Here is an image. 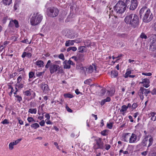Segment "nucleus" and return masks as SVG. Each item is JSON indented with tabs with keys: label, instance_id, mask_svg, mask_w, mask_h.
Listing matches in <instances>:
<instances>
[{
	"label": "nucleus",
	"instance_id": "nucleus-48",
	"mask_svg": "<svg viewBox=\"0 0 156 156\" xmlns=\"http://www.w3.org/2000/svg\"><path fill=\"white\" fill-rule=\"evenodd\" d=\"M91 81V80L90 79H88L84 81V83L87 84H89Z\"/></svg>",
	"mask_w": 156,
	"mask_h": 156
},
{
	"label": "nucleus",
	"instance_id": "nucleus-13",
	"mask_svg": "<svg viewBox=\"0 0 156 156\" xmlns=\"http://www.w3.org/2000/svg\"><path fill=\"white\" fill-rule=\"evenodd\" d=\"M138 141L137 135L133 133L130 135L129 143L130 144L135 143Z\"/></svg>",
	"mask_w": 156,
	"mask_h": 156
},
{
	"label": "nucleus",
	"instance_id": "nucleus-43",
	"mask_svg": "<svg viewBox=\"0 0 156 156\" xmlns=\"http://www.w3.org/2000/svg\"><path fill=\"white\" fill-rule=\"evenodd\" d=\"M140 37L142 39H146L147 38V36L145 35V34L143 33H142L140 35Z\"/></svg>",
	"mask_w": 156,
	"mask_h": 156
},
{
	"label": "nucleus",
	"instance_id": "nucleus-28",
	"mask_svg": "<svg viewBox=\"0 0 156 156\" xmlns=\"http://www.w3.org/2000/svg\"><path fill=\"white\" fill-rule=\"evenodd\" d=\"M78 50L80 52L83 53L86 51V48L84 46H81L78 48Z\"/></svg>",
	"mask_w": 156,
	"mask_h": 156
},
{
	"label": "nucleus",
	"instance_id": "nucleus-59",
	"mask_svg": "<svg viewBox=\"0 0 156 156\" xmlns=\"http://www.w3.org/2000/svg\"><path fill=\"white\" fill-rule=\"evenodd\" d=\"M148 152L147 149L145 151L142 152L141 153V154L144 156H146Z\"/></svg>",
	"mask_w": 156,
	"mask_h": 156
},
{
	"label": "nucleus",
	"instance_id": "nucleus-52",
	"mask_svg": "<svg viewBox=\"0 0 156 156\" xmlns=\"http://www.w3.org/2000/svg\"><path fill=\"white\" fill-rule=\"evenodd\" d=\"M13 144L12 142L9 143V149L10 150H12L13 148Z\"/></svg>",
	"mask_w": 156,
	"mask_h": 156
},
{
	"label": "nucleus",
	"instance_id": "nucleus-12",
	"mask_svg": "<svg viewBox=\"0 0 156 156\" xmlns=\"http://www.w3.org/2000/svg\"><path fill=\"white\" fill-rule=\"evenodd\" d=\"M63 64L64 68L65 69H70L71 65L73 66L75 65V63L71 60V58L69 59L68 60H65L63 62Z\"/></svg>",
	"mask_w": 156,
	"mask_h": 156
},
{
	"label": "nucleus",
	"instance_id": "nucleus-5",
	"mask_svg": "<svg viewBox=\"0 0 156 156\" xmlns=\"http://www.w3.org/2000/svg\"><path fill=\"white\" fill-rule=\"evenodd\" d=\"M125 4L126 6L129 7V9L132 10L135 9L138 5L137 0H126Z\"/></svg>",
	"mask_w": 156,
	"mask_h": 156
},
{
	"label": "nucleus",
	"instance_id": "nucleus-7",
	"mask_svg": "<svg viewBox=\"0 0 156 156\" xmlns=\"http://www.w3.org/2000/svg\"><path fill=\"white\" fill-rule=\"evenodd\" d=\"M153 139L151 135L146 136L144 139L142 143L144 146H146L148 143V147H150L153 144Z\"/></svg>",
	"mask_w": 156,
	"mask_h": 156
},
{
	"label": "nucleus",
	"instance_id": "nucleus-6",
	"mask_svg": "<svg viewBox=\"0 0 156 156\" xmlns=\"http://www.w3.org/2000/svg\"><path fill=\"white\" fill-rule=\"evenodd\" d=\"M47 12L49 16L54 17L58 15L59 11L57 8L53 7L48 8L47 9Z\"/></svg>",
	"mask_w": 156,
	"mask_h": 156
},
{
	"label": "nucleus",
	"instance_id": "nucleus-34",
	"mask_svg": "<svg viewBox=\"0 0 156 156\" xmlns=\"http://www.w3.org/2000/svg\"><path fill=\"white\" fill-rule=\"evenodd\" d=\"M118 72L115 70H113L112 71L111 75L112 77H115L118 75Z\"/></svg>",
	"mask_w": 156,
	"mask_h": 156
},
{
	"label": "nucleus",
	"instance_id": "nucleus-58",
	"mask_svg": "<svg viewBox=\"0 0 156 156\" xmlns=\"http://www.w3.org/2000/svg\"><path fill=\"white\" fill-rule=\"evenodd\" d=\"M150 92L151 91L150 90H148V89H146V90H145L144 92V94L145 95L147 96V94Z\"/></svg>",
	"mask_w": 156,
	"mask_h": 156
},
{
	"label": "nucleus",
	"instance_id": "nucleus-32",
	"mask_svg": "<svg viewBox=\"0 0 156 156\" xmlns=\"http://www.w3.org/2000/svg\"><path fill=\"white\" fill-rule=\"evenodd\" d=\"M23 84L21 83H16V87L18 89H21L23 87Z\"/></svg>",
	"mask_w": 156,
	"mask_h": 156
},
{
	"label": "nucleus",
	"instance_id": "nucleus-23",
	"mask_svg": "<svg viewBox=\"0 0 156 156\" xmlns=\"http://www.w3.org/2000/svg\"><path fill=\"white\" fill-rule=\"evenodd\" d=\"M73 40H69L66 41L65 43V46L66 47H68L70 46H72L74 44Z\"/></svg>",
	"mask_w": 156,
	"mask_h": 156
},
{
	"label": "nucleus",
	"instance_id": "nucleus-36",
	"mask_svg": "<svg viewBox=\"0 0 156 156\" xmlns=\"http://www.w3.org/2000/svg\"><path fill=\"white\" fill-rule=\"evenodd\" d=\"M131 73V70L128 69L127 70L125 74V75L124 76V77L125 78H127L128 76H129L130 75V74Z\"/></svg>",
	"mask_w": 156,
	"mask_h": 156
},
{
	"label": "nucleus",
	"instance_id": "nucleus-20",
	"mask_svg": "<svg viewBox=\"0 0 156 156\" xmlns=\"http://www.w3.org/2000/svg\"><path fill=\"white\" fill-rule=\"evenodd\" d=\"M127 108L126 107V105H123L121 107V108L120 110V112L123 115H125V113H126L127 110Z\"/></svg>",
	"mask_w": 156,
	"mask_h": 156
},
{
	"label": "nucleus",
	"instance_id": "nucleus-39",
	"mask_svg": "<svg viewBox=\"0 0 156 156\" xmlns=\"http://www.w3.org/2000/svg\"><path fill=\"white\" fill-rule=\"evenodd\" d=\"M106 91V89L105 88H102L101 90L100 96H102L104 95Z\"/></svg>",
	"mask_w": 156,
	"mask_h": 156
},
{
	"label": "nucleus",
	"instance_id": "nucleus-24",
	"mask_svg": "<svg viewBox=\"0 0 156 156\" xmlns=\"http://www.w3.org/2000/svg\"><path fill=\"white\" fill-rule=\"evenodd\" d=\"M148 9H147L146 7H142L140 11V17H141V16H142V14L144 13V12H145V13L147 10Z\"/></svg>",
	"mask_w": 156,
	"mask_h": 156
},
{
	"label": "nucleus",
	"instance_id": "nucleus-21",
	"mask_svg": "<svg viewBox=\"0 0 156 156\" xmlns=\"http://www.w3.org/2000/svg\"><path fill=\"white\" fill-rule=\"evenodd\" d=\"M155 114H156V113L153 112H151L148 114L149 116L151 117V120L154 121L156 120V116H155V118H154Z\"/></svg>",
	"mask_w": 156,
	"mask_h": 156
},
{
	"label": "nucleus",
	"instance_id": "nucleus-63",
	"mask_svg": "<svg viewBox=\"0 0 156 156\" xmlns=\"http://www.w3.org/2000/svg\"><path fill=\"white\" fill-rule=\"evenodd\" d=\"M71 58L74 59V60L78 62V58L77 56L76 57L75 56H73L71 57Z\"/></svg>",
	"mask_w": 156,
	"mask_h": 156
},
{
	"label": "nucleus",
	"instance_id": "nucleus-45",
	"mask_svg": "<svg viewBox=\"0 0 156 156\" xmlns=\"http://www.w3.org/2000/svg\"><path fill=\"white\" fill-rule=\"evenodd\" d=\"M114 93V92L113 91H108L107 93V94L108 96H112Z\"/></svg>",
	"mask_w": 156,
	"mask_h": 156
},
{
	"label": "nucleus",
	"instance_id": "nucleus-41",
	"mask_svg": "<svg viewBox=\"0 0 156 156\" xmlns=\"http://www.w3.org/2000/svg\"><path fill=\"white\" fill-rule=\"evenodd\" d=\"M58 57L59 58L64 61L65 60V58L64 56L63 53H61L58 56Z\"/></svg>",
	"mask_w": 156,
	"mask_h": 156
},
{
	"label": "nucleus",
	"instance_id": "nucleus-38",
	"mask_svg": "<svg viewBox=\"0 0 156 156\" xmlns=\"http://www.w3.org/2000/svg\"><path fill=\"white\" fill-rule=\"evenodd\" d=\"M23 94L26 96H30L31 94L30 90L23 92Z\"/></svg>",
	"mask_w": 156,
	"mask_h": 156
},
{
	"label": "nucleus",
	"instance_id": "nucleus-33",
	"mask_svg": "<svg viewBox=\"0 0 156 156\" xmlns=\"http://www.w3.org/2000/svg\"><path fill=\"white\" fill-rule=\"evenodd\" d=\"M34 74H35L33 72L31 71L29 73V81H31V80H30V79L31 78H33L34 77V78H35Z\"/></svg>",
	"mask_w": 156,
	"mask_h": 156
},
{
	"label": "nucleus",
	"instance_id": "nucleus-10",
	"mask_svg": "<svg viewBox=\"0 0 156 156\" xmlns=\"http://www.w3.org/2000/svg\"><path fill=\"white\" fill-rule=\"evenodd\" d=\"M96 142V144L94 146V148L95 149H101L102 150L104 149V144L102 141L101 139L100 138H98L95 140Z\"/></svg>",
	"mask_w": 156,
	"mask_h": 156
},
{
	"label": "nucleus",
	"instance_id": "nucleus-17",
	"mask_svg": "<svg viewBox=\"0 0 156 156\" xmlns=\"http://www.w3.org/2000/svg\"><path fill=\"white\" fill-rule=\"evenodd\" d=\"M41 87L43 90V92L45 94L48 93L49 90L48 86L45 83H42L41 84Z\"/></svg>",
	"mask_w": 156,
	"mask_h": 156
},
{
	"label": "nucleus",
	"instance_id": "nucleus-26",
	"mask_svg": "<svg viewBox=\"0 0 156 156\" xmlns=\"http://www.w3.org/2000/svg\"><path fill=\"white\" fill-rule=\"evenodd\" d=\"M78 60L79 62H83L85 60V58L84 55L83 54H80L78 56Z\"/></svg>",
	"mask_w": 156,
	"mask_h": 156
},
{
	"label": "nucleus",
	"instance_id": "nucleus-27",
	"mask_svg": "<svg viewBox=\"0 0 156 156\" xmlns=\"http://www.w3.org/2000/svg\"><path fill=\"white\" fill-rule=\"evenodd\" d=\"M9 43V42L5 41L3 43H1L0 44V48L2 50Z\"/></svg>",
	"mask_w": 156,
	"mask_h": 156
},
{
	"label": "nucleus",
	"instance_id": "nucleus-44",
	"mask_svg": "<svg viewBox=\"0 0 156 156\" xmlns=\"http://www.w3.org/2000/svg\"><path fill=\"white\" fill-rule=\"evenodd\" d=\"M21 140V139H19L17 140H15L14 142H12V144H13L14 145H17L18 143H19L20 141Z\"/></svg>",
	"mask_w": 156,
	"mask_h": 156
},
{
	"label": "nucleus",
	"instance_id": "nucleus-35",
	"mask_svg": "<svg viewBox=\"0 0 156 156\" xmlns=\"http://www.w3.org/2000/svg\"><path fill=\"white\" fill-rule=\"evenodd\" d=\"M12 0H2V2L5 5H9L12 2Z\"/></svg>",
	"mask_w": 156,
	"mask_h": 156
},
{
	"label": "nucleus",
	"instance_id": "nucleus-15",
	"mask_svg": "<svg viewBox=\"0 0 156 156\" xmlns=\"http://www.w3.org/2000/svg\"><path fill=\"white\" fill-rule=\"evenodd\" d=\"M34 65L36 67L38 68H43L44 66V62L40 60H38L37 61L34 62Z\"/></svg>",
	"mask_w": 156,
	"mask_h": 156
},
{
	"label": "nucleus",
	"instance_id": "nucleus-4",
	"mask_svg": "<svg viewBox=\"0 0 156 156\" xmlns=\"http://www.w3.org/2000/svg\"><path fill=\"white\" fill-rule=\"evenodd\" d=\"M114 9L117 13L122 14L124 12L126 9V5L124 2L119 1L114 6Z\"/></svg>",
	"mask_w": 156,
	"mask_h": 156
},
{
	"label": "nucleus",
	"instance_id": "nucleus-62",
	"mask_svg": "<svg viewBox=\"0 0 156 156\" xmlns=\"http://www.w3.org/2000/svg\"><path fill=\"white\" fill-rule=\"evenodd\" d=\"M39 124L41 126H44L45 124L44 121V120H42L41 121L39 122Z\"/></svg>",
	"mask_w": 156,
	"mask_h": 156
},
{
	"label": "nucleus",
	"instance_id": "nucleus-61",
	"mask_svg": "<svg viewBox=\"0 0 156 156\" xmlns=\"http://www.w3.org/2000/svg\"><path fill=\"white\" fill-rule=\"evenodd\" d=\"M2 123L3 124H8L9 123V122L7 119H5L2 122Z\"/></svg>",
	"mask_w": 156,
	"mask_h": 156
},
{
	"label": "nucleus",
	"instance_id": "nucleus-22",
	"mask_svg": "<svg viewBox=\"0 0 156 156\" xmlns=\"http://www.w3.org/2000/svg\"><path fill=\"white\" fill-rule=\"evenodd\" d=\"M32 56L30 52H24L22 55V57L23 58H24L25 57H27L28 58H30Z\"/></svg>",
	"mask_w": 156,
	"mask_h": 156
},
{
	"label": "nucleus",
	"instance_id": "nucleus-51",
	"mask_svg": "<svg viewBox=\"0 0 156 156\" xmlns=\"http://www.w3.org/2000/svg\"><path fill=\"white\" fill-rule=\"evenodd\" d=\"M22 76H19L17 79V83H20V82L22 80Z\"/></svg>",
	"mask_w": 156,
	"mask_h": 156
},
{
	"label": "nucleus",
	"instance_id": "nucleus-29",
	"mask_svg": "<svg viewBox=\"0 0 156 156\" xmlns=\"http://www.w3.org/2000/svg\"><path fill=\"white\" fill-rule=\"evenodd\" d=\"M14 96L16 98L15 100L18 101V102L20 103L21 101H22V98L21 96L17 95H14Z\"/></svg>",
	"mask_w": 156,
	"mask_h": 156
},
{
	"label": "nucleus",
	"instance_id": "nucleus-3",
	"mask_svg": "<svg viewBox=\"0 0 156 156\" xmlns=\"http://www.w3.org/2000/svg\"><path fill=\"white\" fill-rule=\"evenodd\" d=\"M43 19V16L39 13H34L30 18V22L31 25L35 26L39 24Z\"/></svg>",
	"mask_w": 156,
	"mask_h": 156
},
{
	"label": "nucleus",
	"instance_id": "nucleus-55",
	"mask_svg": "<svg viewBox=\"0 0 156 156\" xmlns=\"http://www.w3.org/2000/svg\"><path fill=\"white\" fill-rule=\"evenodd\" d=\"M111 147V146L109 144H105V147L104 148L106 150H108Z\"/></svg>",
	"mask_w": 156,
	"mask_h": 156
},
{
	"label": "nucleus",
	"instance_id": "nucleus-49",
	"mask_svg": "<svg viewBox=\"0 0 156 156\" xmlns=\"http://www.w3.org/2000/svg\"><path fill=\"white\" fill-rule=\"evenodd\" d=\"M46 123L48 125H52L53 123L50 120V119H46L45 120Z\"/></svg>",
	"mask_w": 156,
	"mask_h": 156
},
{
	"label": "nucleus",
	"instance_id": "nucleus-1",
	"mask_svg": "<svg viewBox=\"0 0 156 156\" xmlns=\"http://www.w3.org/2000/svg\"><path fill=\"white\" fill-rule=\"evenodd\" d=\"M124 21L126 24L130 25L134 28L139 25V17L135 14H130L127 15L124 19Z\"/></svg>",
	"mask_w": 156,
	"mask_h": 156
},
{
	"label": "nucleus",
	"instance_id": "nucleus-31",
	"mask_svg": "<svg viewBox=\"0 0 156 156\" xmlns=\"http://www.w3.org/2000/svg\"><path fill=\"white\" fill-rule=\"evenodd\" d=\"M30 126L32 128L36 129L40 127V126L38 123H35L31 124Z\"/></svg>",
	"mask_w": 156,
	"mask_h": 156
},
{
	"label": "nucleus",
	"instance_id": "nucleus-19",
	"mask_svg": "<svg viewBox=\"0 0 156 156\" xmlns=\"http://www.w3.org/2000/svg\"><path fill=\"white\" fill-rule=\"evenodd\" d=\"M146 90V89L144 88L143 87H140V89L138 92V95L139 96L141 99L143 100L144 98V94L145 90Z\"/></svg>",
	"mask_w": 156,
	"mask_h": 156
},
{
	"label": "nucleus",
	"instance_id": "nucleus-60",
	"mask_svg": "<svg viewBox=\"0 0 156 156\" xmlns=\"http://www.w3.org/2000/svg\"><path fill=\"white\" fill-rule=\"evenodd\" d=\"M9 88H10L11 89V91L9 93V96L10 97H11V95L12 94V93L14 91V90L13 87H10Z\"/></svg>",
	"mask_w": 156,
	"mask_h": 156
},
{
	"label": "nucleus",
	"instance_id": "nucleus-50",
	"mask_svg": "<svg viewBox=\"0 0 156 156\" xmlns=\"http://www.w3.org/2000/svg\"><path fill=\"white\" fill-rule=\"evenodd\" d=\"M17 119L18 121L19 122L20 125H22L23 124V122L21 119L20 117H17Z\"/></svg>",
	"mask_w": 156,
	"mask_h": 156
},
{
	"label": "nucleus",
	"instance_id": "nucleus-56",
	"mask_svg": "<svg viewBox=\"0 0 156 156\" xmlns=\"http://www.w3.org/2000/svg\"><path fill=\"white\" fill-rule=\"evenodd\" d=\"M137 107V104L136 103H134L133 104L132 107L133 109H135Z\"/></svg>",
	"mask_w": 156,
	"mask_h": 156
},
{
	"label": "nucleus",
	"instance_id": "nucleus-18",
	"mask_svg": "<svg viewBox=\"0 0 156 156\" xmlns=\"http://www.w3.org/2000/svg\"><path fill=\"white\" fill-rule=\"evenodd\" d=\"M131 133H126L123 134L122 138L124 142H128Z\"/></svg>",
	"mask_w": 156,
	"mask_h": 156
},
{
	"label": "nucleus",
	"instance_id": "nucleus-8",
	"mask_svg": "<svg viewBox=\"0 0 156 156\" xmlns=\"http://www.w3.org/2000/svg\"><path fill=\"white\" fill-rule=\"evenodd\" d=\"M153 18L152 14L150 9L147 10L144 16L143 20L144 22L148 23L151 21Z\"/></svg>",
	"mask_w": 156,
	"mask_h": 156
},
{
	"label": "nucleus",
	"instance_id": "nucleus-2",
	"mask_svg": "<svg viewBox=\"0 0 156 156\" xmlns=\"http://www.w3.org/2000/svg\"><path fill=\"white\" fill-rule=\"evenodd\" d=\"M45 68H49L50 72L51 74L56 72L58 73H62L63 70L62 68L58 65L51 63L50 60L48 61L47 64L45 66Z\"/></svg>",
	"mask_w": 156,
	"mask_h": 156
},
{
	"label": "nucleus",
	"instance_id": "nucleus-47",
	"mask_svg": "<svg viewBox=\"0 0 156 156\" xmlns=\"http://www.w3.org/2000/svg\"><path fill=\"white\" fill-rule=\"evenodd\" d=\"M31 41H29L28 39H25L23 40L21 42L23 43H25L26 44H30L31 43Z\"/></svg>",
	"mask_w": 156,
	"mask_h": 156
},
{
	"label": "nucleus",
	"instance_id": "nucleus-9",
	"mask_svg": "<svg viewBox=\"0 0 156 156\" xmlns=\"http://www.w3.org/2000/svg\"><path fill=\"white\" fill-rule=\"evenodd\" d=\"M150 40L152 41L150 45V49L151 51H156V34H152L150 37Z\"/></svg>",
	"mask_w": 156,
	"mask_h": 156
},
{
	"label": "nucleus",
	"instance_id": "nucleus-40",
	"mask_svg": "<svg viewBox=\"0 0 156 156\" xmlns=\"http://www.w3.org/2000/svg\"><path fill=\"white\" fill-rule=\"evenodd\" d=\"M27 120L29 122H35V120L31 117H28L27 118Z\"/></svg>",
	"mask_w": 156,
	"mask_h": 156
},
{
	"label": "nucleus",
	"instance_id": "nucleus-64",
	"mask_svg": "<svg viewBox=\"0 0 156 156\" xmlns=\"http://www.w3.org/2000/svg\"><path fill=\"white\" fill-rule=\"evenodd\" d=\"M45 117L47 118L46 119H50V115L48 113H46L45 115Z\"/></svg>",
	"mask_w": 156,
	"mask_h": 156
},
{
	"label": "nucleus",
	"instance_id": "nucleus-16",
	"mask_svg": "<svg viewBox=\"0 0 156 156\" xmlns=\"http://www.w3.org/2000/svg\"><path fill=\"white\" fill-rule=\"evenodd\" d=\"M9 27H13L14 26L16 28L19 27V24L18 21L16 20H11L9 24Z\"/></svg>",
	"mask_w": 156,
	"mask_h": 156
},
{
	"label": "nucleus",
	"instance_id": "nucleus-37",
	"mask_svg": "<svg viewBox=\"0 0 156 156\" xmlns=\"http://www.w3.org/2000/svg\"><path fill=\"white\" fill-rule=\"evenodd\" d=\"M64 96L65 98H72L73 97V96L70 94H64Z\"/></svg>",
	"mask_w": 156,
	"mask_h": 156
},
{
	"label": "nucleus",
	"instance_id": "nucleus-57",
	"mask_svg": "<svg viewBox=\"0 0 156 156\" xmlns=\"http://www.w3.org/2000/svg\"><path fill=\"white\" fill-rule=\"evenodd\" d=\"M107 132V130H103L101 132V134L104 136H106V132Z\"/></svg>",
	"mask_w": 156,
	"mask_h": 156
},
{
	"label": "nucleus",
	"instance_id": "nucleus-53",
	"mask_svg": "<svg viewBox=\"0 0 156 156\" xmlns=\"http://www.w3.org/2000/svg\"><path fill=\"white\" fill-rule=\"evenodd\" d=\"M142 74L143 75H145V76H150L152 75V74L151 73H142Z\"/></svg>",
	"mask_w": 156,
	"mask_h": 156
},
{
	"label": "nucleus",
	"instance_id": "nucleus-14",
	"mask_svg": "<svg viewBox=\"0 0 156 156\" xmlns=\"http://www.w3.org/2000/svg\"><path fill=\"white\" fill-rule=\"evenodd\" d=\"M150 81L149 79L145 78L143 79L141 82L139 83L140 84H143V86L146 88H148L150 86Z\"/></svg>",
	"mask_w": 156,
	"mask_h": 156
},
{
	"label": "nucleus",
	"instance_id": "nucleus-30",
	"mask_svg": "<svg viewBox=\"0 0 156 156\" xmlns=\"http://www.w3.org/2000/svg\"><path fill=\"white\" fill-rule=\"evenodd\" d=\"M37 109L36 108H30L29 109L28 112L31 114H36L37 113Z\"/></svg>",
	"mask_w": 156,
	"mask_h": 156
},
{
	"label": "nucleus",
	"instance_id": "nucleus-11",
	"mask_svg": "<svg viewBox=\"0 0 156 156\" xmlns=\"http://www.w3.org/2000/svg\"><path fill=\"white\" fill-rule=\"evenodd\" d=\"M93 72H96V66L95 65H90L85 67L84 73L86 75L87 74Z\"/></svg>",
	"mask_w": 156,
	"mask_h": 156
},
{
	"label": "nucleus",
	"instance_id": "nucleus-54",
	"mask_svg": "<svg viewBox=\"0 0 156 156\" xmlns=\"http://www.w3.org/2000/svg\"><path fill=\"white\" fill-rule=\"evenodd\" d=\"M118 36L120 37H125L127 36L125 34H119Z\"/></svg>",
	"mask_w": 156,
	"mask_h": 156
},
{
	"label": "nucleus",
	"instance_id": "nucleus-42",
	"mask_svg": "<svg viewBox=\"0 0 156 156\" xmlns=\"http://www.w3.org/2000/svg\"><path fill=\"white\" fill-rule=\"evenodd\" d=\"M107 126L108 129H111L112 128L113 126V123L112 122L107 123Z\"/></svg>",
	"mask_w": 156,
	"mask_h": 156
},
{
	"label": "nucleus",
	"instance_id": "nucleus-25",
	"mask_svg": "<svg viewBox=\"0 0 156 156\" xmlns=\"http://www.w3.org/2000/svg\"><path fill=\"white\" fill-rule=\"evenodd\" d=\"M85 67H83L82 64H80L77 65L76 67V69H77L80 70V71L84 73L85 70Z\"/></svg>",
	"mask_w": 156,
	"mask_h": 156
},
{
	"label": "nucleus",
	"instance_id": "nucleus-46",
	"mask_svg": "<svg viewBox=\"0 0 156 156\" xmlns=\"http://www.w3.org/2000/svg\"><path fill=\"white\" fill-rule=\"evenodd\" d=\"M74 42L77 43H80L82 41V39L81 38H78L73 40Z\"/></svg>",
	"mask_w": 156,
	"mask_h": 156
}]
</instances>
